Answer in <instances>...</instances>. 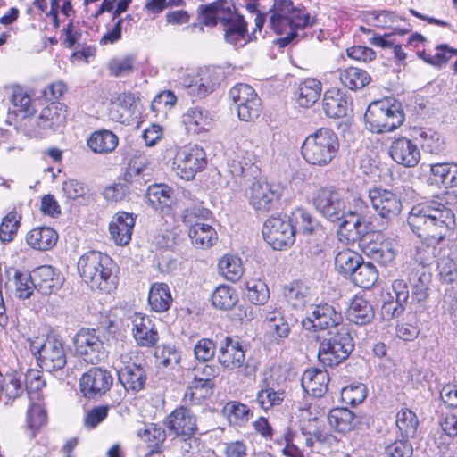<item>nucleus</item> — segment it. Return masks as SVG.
I'll return each instance as SVG.
<instances>
[{
    "mask_svg": "<svg viewBox=\"0 0 457 457\" xmlns=\"http://www.w3.org/2000/svg\"><path fill=\"white\" fill-rule=\"evenodd\" d=\"M456 200L455 195L445 192L413 206L407 219L411 229L428 245H437L451 237L456 228Z\"/></svg>",
    "mask_w": 457,
    "mask_h": 457,
    "instance_id": "f257e3e1",
    "label": "nucleus"
},
{
    "mask_svg": "<svg viewBox=\"0 0 457 457\" xmlns=\"http://www.w3.org/2000/svg\"><path fill=\"white\" fill-rule=\"evenodd\" d=\"M270 28L278 35L276 44L286 47L297 37H303V29L312 24L310 14L303 6H295L290 0H276L270 11Z\"/></svg>",
    "mask_w": 457,
    "mask_h": 457,
    "instance_id": "f03ea898",
    "label": "nucleus"
},
{
    "mask_svg": "<svg viewBox=\"0 0 457 457\" xmlns=\"http://www.w3.org/2000/svg\"><path fill=\"white\" fill-rule=\"evenodd\" d=\"M114 263L106 254L90 251L80 256L78 270L91 289L111 293L116 289L118 278L113 272Z\"/></svg>",
    "mask_w": 457,
    "mask_h": 457,
    "instance_id": "7ed1b4c3",
    "label": "nucleus"
},
{
    "mask_svg": "<svg viewBox=\"0 0 457 457\" xmlns=\"http://www.w3.org/2000/svg\"><path fill=\"white\" fill-rule=\"evenodd\" d=\"M339 149L337 135L329 128H320L306 137L301 154L307 163L312 166L329 165Z\"/></svg>",
    "mask_w": 457,
    "mask_h": 457,
    "instance_id": "20e7f679",
    "label": "nucleus"
},
{
    "mask_svg": "<svg viewBox=\"0 0 457 457\" xmlns=\"http://www.w3.org/2000/svg\"><path fill=\"white\" fill-rule=\"evenodd\" d=\"M404 119L403 104L395 98L372 102L364 114L366 128L373 133L393 131L403 123Z\"/></svg>",
    "mask_w": 457,
    "mask_h": 457,
    "instance_id": "39448f33",
    "label": "nucleus"
},
{
    "mask_svg": "<svg viewBox=\"0 0 457 457\" xmlns=\"http://www.w3.org/2000/svg\"><path fill=\"white\" fill-rule=\"evenodd\" d=\"M354 348L348 327L329 330L319 346L318 359L325 367H334L346 360Z\"/></svg>",
    "mask_w": 457,
    "mask_h": 457,
    "instance_id": "423d86ee",
    "label": "nucleus"
},
{
    "mask_svg": "<svg viewBox=\"0 0 457 457\" xmlns=\"http://www.w3.org/2000/svg\"><path fill=\"white\" fill-rule=\"evenodd\" d=\"M30 350L35 355H38L37 361L40 367L46 371L60 370L67 362L63 342L55 336H48L43 340L37 338L31 341Z\"/></svg>",
    "mask_w": 457,
    "mask_h": 457,
    "instance_id": "0eeeda50",
    "label": "nucleus"
},
{
    "mask_svg": "<svg viewBox=\"0 0 457 457\" xmlns=\"http://www.w3.org/2000/svg\"><path fill=\"white\" fill-rule=\"evenodd\" d=\"M302 326L309 331L327 329L328 332L336 330V327H348L343 323L341 312L327 303L311 305L302 320Z\"/></svg>",
    "mask_w": 457,
    "mask_h": 457,
    "instance_id": "6e6552de",
    "label": "nucleus"
},
{
    "mask_svg": "<svg viewBox=\"0 0 457 457\" xmlns=\"http://www.w3.org/2000/svg\"><path fill=\"white\" fill-rule=\"evenodd\" d=\"M77 354L89 364H98L106 357L104 342L95 329L82 328L74 337Z\"/></svg>",
    "mask_w": 457,
    "mask_h": 457,
    "instance_id": "1a4fd4ad",
    "label": "nucleus"
},
{
    "mask_svg": "<svg viewBox=\"0 0 457 457\" xmlns=\"http://www.w3.org/2000/svg\"><path fill=\"white\" fill-rule=\"evenodd\" d=\"M175 164L177 165L178 173L182 179H192L197 172L202 171L206 167V154L197 145H186L177 152Z\"/></svg>",
    "mask_w": 457,
    "mask_h": 457,
    "instance_id": "9d476101",
    "label": "nucleus"
},
{
    "mask_svg": "<svg viewBox=\"0 0 457 457\" xmlns=\"http://www.w3.org/2000/svg\"><path fill=\"white\" fill-rule=\"evenodd\" d=\"M262 235L275 250H282L295 242V230L287 217H270L263 224Z\"/></svg>",
    "mask_w": 457,
    "mask_h": 457,
    "instance_id": "9b49d317",
    "label": "nucleus"
},
{
    "mask_svg": "<svg viewBox=\"0 0 457 457\" xmlns=\"http://www.w3.org/2000/svg\"><path fill=\"white\" fill-rule=\"evenodd\" d=\"M316 210L328 220L335 222L344 218L345 203L341 193L333 187H322L313 197Z\"/></svg>",
    "mask_w": 457,
    "mask_h": 457,
    "instance_id": "f8f14e48",
    "label": "nucleus"
},
{
    "mask_svg": "<svg viewBox=\"0 0 457 457\" xmlns=\"http://www.w3.org/2000/svg\"><path fill=\"white\" fill-rule=\"evenodd\" d=\"M283 191L279 184L254 182L248 191L249 204L256 212H268L278 202Z\"/></svg>",
    "mask_w": 457,
    "mask_h": 457,
    "instance_id": "ddd939ff",
    "label": "nucleus"
},
{
    "mask_svg": "<svg viewBox=\"0 0 457 457\" xmlns=\"http://www.w3.org/2000/svg\"><path fill=\"white\" fill-rule=\"evenodd\" d=\"M368 196L375 212L383 219L391 220L402 211V201L392 190L374 187L369 190Z\"/></svg>",
    "mask_w": 457,
    "mask_h": 457,
    "instance_id": "4468645a",
    "label": "nucleus"
},
{
    "mask_svg": "<svg viewBox=\"0 0 457 457\" xmlns=\"http://www.w3.org/2000/svg\"><path fill=\"white\" fill-rule=\"evenodd\" d=\"M220 24L223 26L224 39L235 46H244L252 40V35L247 33V22L238 13L234 6L220 16Z\"/></svg>",
    "mask_w": 457,
    "mask_h": 457,
    "instance_id": "2eb2a0df",
    "label": "nucleus"
},
{
    "mask_svg": "<svg viewBox=\"0 0 457 457\" xmlns=\"http://www.w3.org/2000/svg\"><path fill=\"white\" fill-rule=\"evenodd\" d=\"M113 378L110 371L102 368H91L79 379V389L88 399L104 395L112 386Z\"/></svg>",
    "mask_w": 457,
    "mask_h": 457,
    "instance_id": "dca6fc26",
    "label": "nucleus"
},
{
    "mask_svg": "<svg viewBox=\"0 0 457 457\" xmlns=\"http://www.w3.org/2000/svg\"><path fill=\"white\" fill-rule=\"evenodd\" d=\"M132 335L139 346L153 347L159 340L154 322L145 314L135 312L131 317Z\"/></svg>",
    "mask_w": 457,
    "mask_h": 457,
    "instance_id": "f3484780",
    "label": "nucleus"
},
{
    "mask_svg": "<svg viewBox=\"0 0 457 457\" xmlns=\"http://www.w3.org/2000/svg\"><path fill=\"white\" fill-rule=\"evenodd\" d=\"M388 154L396 163L409 168L415 167L420 159L418 145L404 137L392 141Z\"/></svg>",
    "mask_w": 457,
    "mask_h": 457,
    "instance_id": "a211bd4d",
    "label": "nucleus"
},
{
    "mask_svg": "<svg viewBox=\"0 0 457 457\" xmlns=\"http://www.w3.org/2000/svg\"><path fill=\"white\" fill-rule=\"evenodd\" d=\"M167 428L177 436H192L197 429L196 419L187 407L175 409L166 419Z\"/></svg>",
    "mask_w": 457,
    "mask_h": 457,
    "instance_id": "6ab92c4d",
    "label": "nucleus"
},
{
    "mask_svg": "<svg viewBox=\"0 0 457 457\" xmlns=\"http://www.w3.org/2000/svg\"><path fill=\"white\" fill-rule=\"evenodd\" d=\"M32 273L34 287L43 295L55 293L62 286L63 277L50 265L39 266Z\"/></svg>",
    "mask_w": 457,
    "mask_h": 457,
    "instance_id": "aec40b11",
    "label": "nucleus"
},
{
    "mask_svg": "<svg viewBox=\"0 0 457 457\" xmlns=\"http://www.w3.org/2000/svg\"><path fill=\"white\" fill-rule=\"evenodd\" d=\"M301 433L305 436V445L311 449L314 446V440L321 445L332 446L337 443L335 436L321 426L318 418H308L300 424Z\"/></svg>",
    "mask_w": 457,
    "mask_h": 457,
    "instance_id": "412c9836",
    "label": "nucleus"
},
{
    "mask_svg": "<svg viewBox=\"0 0 457 457\" xmlns=\"http://www.w3.org/2000/svg\"><path fill=\"white\" fill-rule=\"evenodd\" d=\"M135 223L136 217L132 213L118 212L109 224L112 239L119 245H128L131 240Z\"/></svg>",
    "mask_w": 457,
    "mask_h": 457,
    "instance_id": "4be33fe9",
    "label": "nucleus"
},
{
    "mask_svg": "<svg viewBox=\"0 0 457 457\" xmlns=\"http://www.w3.org/2000/svg\"><path fill=\"white\" fill-rule=\"evenodd\" d=\"M245 352L238 341L226 337L220 347L218 360L228 370L240 369L245 363Z\"/></svg>",
    "mask_w": 457,
    "mask_h": 457,
    "instance_id": "5701e85b",
    "label": "nucleus"
},
{
    "mask_svg": "<svg viewBox=\"0 0 457 457\" xmlns=\"http://www.w3.org/2000/svg\"><path fill=\"white\" fill-rule=\"evenodd\" d=\"M360 245L365 255L383 266H387L395 258V252L387 241L376 242L366 236L361 240Z\"/></svg>",
    "mask_w": 457,
    "mask_h": 457,
    "instance_id": "b1692460",
    "label": "nucleus"
},
{
    "mask_svg": "<svg viewBox=\"0 0 457 457\" xmlns=\"http://www.w3.org/2000/svg\"><path fill=\"white\" fill-rule=\"evenodd\" d=\"M118 379L127 392L141 391L146 382V374L140 365L133 363L118 370Z\"/></svg>",
    "mask_w": 457,
    "mask_h": 457,
    "instance_id": "393cba45",
    "label": "nucleus"
},
{
    "mask_svg": "<svg viewBox=\"0 0 457 457\" xmlns=\"http://www.w3.org/2000/svg\"><path fill=\"white\" fill-rule=\"evenodd\" d=\"M329 375L327 370L313 369L306 370L302 377L303 389L314 397H321L328 390Z\"/></svg>",
    "mask_w": 457,
    "mask_h": 457,
    "instance_id": "a878e982",
    "label": "nucleus"
},
{
    "mask_svg": "<svg viewBox=\"0 0 457 457\" xmlns=\"http://www.w3.org/2000/svg\"><path fill=\"white\" fill-rule=\"evenodd\" d=\"M323 111L333 119L345 117L347 113L348 101L345 93L338 89L327 90L323 96Z\"/></svg>",
    "mask_w": 457,
    "mask_h": 457,
    "instance_id": "bb28decb",
    "label": "nucleus"
},
{
    "mask_svg": "<svg viewBox=\"0 0 457 457\" xmlns=\"http://www.w3.org/2000/svg\"><path fill=\"white\" fill-rule=\"evenodd\" d=\"M58 240L57 232L50 227H38L26 235V242L36 250L47 251L53 248Z\"/></svg>",
    "mask_w": 457,
    "mask_h": 457,
    "instance_id": "cd10ccee",
    "label": "nucleus"
},
{
    "mask_svg": "<svg viewBox=\"0 0 457 457\" xmlns=\"http://www.w3.org/2000/svg\"><path fill=\"white\" fill-rule=\"evenodd\" d=\"M137 435L148 445L149 451L145 454L146 457L162 452V444L166 440V432L162 427L154 423L145 424L137 431Z\"/></svg>",
    "mask_w": 457,
    "mask_h": 457,
    "instance_id": "c85d7f7f",
    "label": "nucleus"
},
{
    "mask_svg": "<svg viewBox=\"0 0 457 457\" xmlns=\"http://www.w3.org/2000/svg\"><path fill=\"white\" fill-rule=\"evenodd\" d=\"M212 117L209 112L202 107L189 108L182 115V122L188 132L199 134L211 127Z\"/></svg>",
    "mask_w": 457,
    "mask_h": 457,
    "instance_id": "c756f323",
    "label": "nucleus"
},
{
    "mask_svg": "<svg viewBox=\"0 0 457 457\" xmlns=\"http://www.w3.org/2000/svg\"><path fill=\"white\" fill-rule=\"evenodd\" d=\"M346 317L350 322L357 325H366L374 318L372 305L362 296L355 295L346 311Z\"/></svg>",
    "mask_w": 457,
    "mask_h": 457,
    "instance_id": "7c9ffc66",
    "label": "nucleus"
},
{
    "mask_svg": "<svg viewBox=\"0 0 457 457\" xmlns=\"http://www.w3.org/2000/svg\"><path fill=\"white\" fill-rule=\"evenodd\" d=\"M23 392L21 375L19 372L11 370L4 373L0 369V395L4 394L7 399L5 404L21 396Z\"/></svg>",
    "mask_w": 457,
    "mask_h": 457,
    "instance_id": "2f4dec72",
    "label": "nucleus"
},
{
    "mask_svg": "<svg viewBox=\"0 0 457 457\" xmlns=\"http://www.w3.org/2000/svg\"><path fill=\"white\" fill-rule=\"evenodd\" d=\"M432 281V274L425 265L413 272L410 278L411 285V300L418 303L425 302L429 295V287Z\"/></svg>",
    "mask_w": 457,
    "mask_h": 457,
    "instance_id": "473e14b6",
    "label": "nucleus"
},
{
    "mask_svg": "<svg viewBox=\"0 0 457 457\" xmlns=\"http://www.w3.org/2000/svg\"><path fill=\"white\" fill-rule=\"evenodd\" d=\"M118 143V137L107 129L93 132L87 141V146L96 154L112 153L117 147Z\"/></svg>",
    "mask_w": 457,
    "mask_h": 457,
    "instance_id": "72a5a7b5",
    "label": "nucleus"
},
{
    "mask_svg": "<svg viewBox=\"0 0 457 457\" xmlns=\"http://www.w3.org/2000/svg\"><path fill=\"white\" fill-rule=\"evenodd\" d=\"M264 323L273 337L286 338L290 332V327L282 312L277 308L269 306L264 310Z\"/></svg>",
    "mask_w": 457,
    "mask_h": 457,
    "instance_id": "f704fd0d",
    "label": "nucleus"
},
{
    "mask_svg": "<svg viewBox=\"0 0 457 457\" xmlns=\"http://www.w3.org/2000/svg\"><path fill=\"white\" fill-rule=\"evenodd\" d=\"M170 287L165 283H154L149 290L148 303L156 312H163L170 309L172 303Z\"/></svg>",
    "mask_w": 457,
    "mask_h": 457,
    "instance_id": "c9c22d12",
    "label": "nucleus"
},
{
    "mask_svg": "<svg viewBox=\"0 0 457 457\" xmlns=\"http://www.w3.org/2000/svg\"><path fill=\"white\" fill-rule=\"evenodd\" d=\"M322 86L316 79H306L302 81L296 91V101L304 108L312 106L320 98Z\"/></svg>",
    "mask_w": 457,
    "mask_h": 457,
    "instance_id": "e433bc0d",
    "label": "nucleus"
},
{
    "mask_svg": "<svg viewBox=\"0 0 457 457\" xmlns=\"http://www.w3.org/2000/svg\"><path fill=\"white\" fill-rule=\"evenodd\" d=\"M148 204L154 210L162 211L173 202V190L164 184H154L148 187L145 195Z\"/></svg>",
    "mask_w": 457,
    "mask_h": 457,
    "instance_id": "4c0bfd02",
    "label": "nucleus"
},
{
    "mask_svg": "<svg viewBox=\"0 0 457 457\" xmlns=\"http://www.w3.org/2000/svg\"><path fill=\"white\" fill-rule=\"evenodd\" d=\"M254 162L255 156L252 152L237 147L228 162V170L233 177L240 178L253 169Z\"/></svg>",
    "mask_w": 457,
    "mask_h": 457,
    "instance_id": "58836bf2",
    "label": "nucleus"
},
{
    "mask_svg": "<svg viewBox=\"0 0 457 457\" xmlns=\"http://www.w3.org/2000/svg\"><path fill=\"white\" fill-rule=\"evenodd\" d=\"M283 294L287 303L294 309H303L311 301L309 287L299 281L286 286Z\"/></svg>",
    "mask_w": 457,
    "mask_h": 457,
    "instance_id": "ea45409f",
    "label": "nucleus"
},
{
    "mask_svg": "<svg viewBox=\"0 0 457 457\" xmlns=\"http://www.w3.org/2000/svg\"><path fill=\"white\" fill-rule=\"evenodd\" d=\"M378 278V271L376 266L362 259L348 279L355 286L368 289L374 286Z\"/></svg>",
    "mask_w": 457,
    "mask_h": 457,
    "instance_id": "a19ab883",
    "label": "nucleus"
},
{
    "mask_svg": "<svg viewBox=\"0 0 457 457\" xmlns=\"http://www.w3.org/2000/svg\"><path fill=\"white\" fill-rule=\"evenodd\" d=\"M151 170L147 156L136 154L129 162L125 172V179L130 183L134 181L141 183L140 179H142L145 182L151 176Z\"/></svg>",
    "mask_w": 457,
    "mask_h": 457,
    "instance_id": "79ce46f5",
    "label": "nucleus"
},
{
    "mask_svg": "<svg viewBox=\"0 0 457 457\" xmlns=\"http://www.w3.org/2000/svg\"><path fill=\"white\" fill-rule=\"evenodd\" d=\"M188 237L196 248L207 249L217 241V233L211 224H199L188 228Z\"/></svg>",
    "mask_w": 457,
    "mask_h": 457,
    "instance_id": "37998d69",
    "label": "nucleus"
},
{
    "mask_svg": "<svg viewBox=\"0 0 457 457\" xmlns=\"http://www.w3.org/2000/svg\"><path fill=\"white\" fill-rule=\"evenodd\" d=\"M287 220L292 225V230H295V236L297 233L312 234L319 228L311 213L303 208L294 210Z\"/></svg>",
    "mask_w": 457,
    "mask_h": 457,
    "instance_id": "c03bdc74",
    "label": "nucleus"
},
{
    "mask_svg": "<svg viewBox=\"0 0 457 457\" xmlns=\"http://www.w3.org/2000/svg\"><path fill=\"white\" fill-rule=\"evenodd\" d=\"M339 79L341 83L351 90H357L367 86L371 78L369 73L356 67H349L339 71Z\"/></svg>",
    "mask_w": 457,
    "mask_h": 457,
    "instance_id": "a18cd8bd",
    "label": "nucleus"
},
{
    "mask_svg": "<svg viewBox=\"0 0 457 457\" xmlns=\"http://www.w3.org/2000/svg\"><path fill=\"white\" fill-rule=\"evenodd\" d=\"M362 259L358 253L344 249L335 256V268L345 278H349Z\"/></svg>",
    "mask_w": 457,
    "mask_h": 457,
    "instance_id": "49530a36",
    "label": "nucleus"
},
{
    "mask_svg": "<svg viewBox=\"0 0 457 457\" xmlns=\"http://www.w3.org/2000/svg\"><path fill=\"white\" fill-rule=\"evenodd\" d=\"M230 6L226 0H219L206 5H200L199 13L202 24L209 27L216 26L218 21L220 22V16H223Z\"/></svg>",
    "mask_w": 457,
    "mask_h": 457,
    "instance_id": "de8ad7c7",
    "label": "nucleus"
},
{
    "mask_svg": "<svg viewBox=\"0 0 457 457\" xmlns=\"http://www.w3.org/2000/svg\"><path fill=\"white\" fill-rule=\"evenodd\" d=\"M354 414L347 408L332 409L328 415L331 428L338 433H346L353 428Z\"/></svg>",
    "mask_w": 457,
    "mask_h": 457,
    "instance_id": "09e8293b",
    "label": "nucleus"
},
{
    "mask_svg": "<svg viewBox=\"0 0 457 457\" xmlns=\"http://www.w3.org/2000/svg\"><path fill=\"white\" fill-rule=\"evenodd\" d=\"M41 119L44 125L51 129H55L65 123L67 107L64 104L52 103L41 111Z\"/></svg>",
    "mask_w": 457,
    "mask_h": 457,
    "instance_id": "8fccbe9b",
    "label": "nucleus"
},
{
    "mask_svg": "<svg viewBox=\"0 0 457 457\" xmlns=\"http://www.w3.org/2000/svg\"><path fill=\"white\" fill-rule=\"evenodd\" d=\"M218 267L220 273L232 282L238 281L244 274L242 260L237 255H224L220 260Z\"/></svg>",
    "mask_w": 457,
    "mask_h": 457,
    "instance_id": "3c124183",
    "label": "nucleus"
},
{
    "mask_svg": "<svg viewBox=\"0 0 457 457\" xmlns=\"http://www.w3.org/2000/svg\"><path fill=\"white\" fill-rule=\"evenodd\" d=\"M237 301L238 295L236 289L226 285H220L216 287L212 295V305L220 310L231 309Z\"/></svg>",
    "mask_w": 457,
    "mask_h": 457,
    "instance_id": "603ef678",
    "label": "nucleus"
},
{
    "mask_svg": "<svg viewBox=\"0 0 457 457\" xmlns=\"http://www.w3.org/2000/svg\"><path fill=\"white\" fill-rule=\"evenodd\" d=\"M11 102L13 104V112L21 119L29 118L36 112L31 104V98L22 88L17 87L13 90Z\"/></svg>",
    "mask_w": 457,
    "mask_h": 457,
    "instance_id": "864d4df0",
    "label": "nucleus"
},
{
    "mask_svg": "<svg viewBox=\"0 0 457 457\" xmlns=\"http://www.w3.org/2000/svg\"><path fill=\"white\" fill-rule=\"evenodd\" d=\"M396 426L405 437L416 435L419 420L416 414L409 409H402L396 414Z\"/></svg>",
    "mask_w": 457,
    "mask_h": 457,
    "instance_id": "5fc2aeb1",
    "label": "nucleus"
},
{
    "mask_svg": "<svg viewBox=\"0 0 457 457\" xmlns=\"http://www.w3.org/2000/svg\"><path fill=\"white\" fill-rule=\"evenodd\" d=\"M212 389V382L195 378L192 384L187 388L185 398L193 403H199L203 399L211 395Z\"/></svg>",
    "mask_w": 457,
    "mask_h": 457,
    "instance_id": "6e6d98bb",
    "label": "nucleus"
},
{
    "mask_svg": "<svg viewBox=\"0 0 457 457\" xmlns=\"http://www.w3.org/2000/svg\"><path fill=\"white\" fill-rule=\"evenodd\" d=\"M223 412L228 421L234 425H239L247 421L251 415V411L248 406L235 401L227 403L223 407Z\"/></svg>",
    "mask_w": 457,
    "mask_h": 457,
    "instance_id": "4d7b16f0",
    "label": "nucleus"
},
{
    "mask_svg": "<svg viewBox=\"0 0 457 457\" xmlns=\"http://www.w3.org/2000/svg\"><path fill=\"white\" fill-rule=\"evenodd\" d=\"M284 400V391H276L272 387L262 388L256 396V403L259 407L268 411L274 406L280 405Z\"/></svg>",
    "mask_w": 457,
    "mask_h": 457,
    "instance_id": "13d9d810",
    "label": "nucleus"
},
{
    "mask_svg": "<svg viewBox=\"0 0 457 457\" xmlns=\"http://www.w3.org/2000/svg\"><path fill=\"white\" fill-rule=\"evenodd\" d=\"M246 296L248 300L255 304L266 303L270 297V291L266 284L261 280H251L246 283Z\"/></svg>",
    "mask_w": 457,
    "mask_h": 457,
    "instance_id": "bf43d9fd",
    "label": "nucleus"
},
{
    "mask_svg": "<svg viewBox=\"0 0 457 457\" xmlns=\"http://www.w3.org/2000/svg\"><path fill=\"white\" fill-rule=\"evenodd\" d=\"M21 216L15 211L6 214L0 225V240L3 243H9L13 240L20 225Z\"/></svg>",
    "mask_w": 457,
    "mask_h": 457,
    "instance_id": "052dcab7",
    "label": "nucleus"
},
{
    "mask_svg": "<svg viewBox=\"0 0 457 457\" xmlns=\"http://www.w3.org/2000/svg\"><path fill=\"white\" fill-rule=\"evenodd\" d=\"M16 295L21 299H29L32 295L35 288L33 273L29 274L19 270L14 274Z\"/></svg>",
    "mask_w": 457,
    "mask_h": 457,
    "instance_id": "680f3d73",
    "label": "nucleus"
},
{
    "mask_svg": "<svg viewBox=\"0 0 457 457\" xmlns=\"http://www.w3.org/2000/svg\"><path fill=\"white\" fill-rule=\"evenodd\" d=\"M229 98L232 100L237 109L243 104H248L258 96L254 89L247 84H237L234 86L228 92Z\"/></svg>",
    "mask_w": 457,
    "mask_h": 457,
    "instance_id": "e2e57ef3",
    "label": "nucleus"
},
{
    "mask_svg": "<svg viewBox=\"0 0 457 457\" xmlns=\"http://www.w3.org/2000/svg\"><path fill=\"white\" fill-rule=\"evenodd\" d=\"M366 395V386L362 383L349 385L341 390L342 401L351 406L362 403Z\"/></svg>",
    "mask_w": 457,
    "mask_h": 457,
    "instance_id": "0e129e2a",
    "label": "nucleus"
},
{
    "mask_svg": "<svg viewBox=\"0 0 457 457\" xmlns=\"http://www.w3.org/2000/svg\"><path fill=\"white\" fill-rule=\"evenodd\" d=\"M110 408L107 405H99L86 411L83 419L84 427L92 430L101 424L109 414Z\"/></svg>",
    "mask_w": 457,
    "mask_h": 457,
    "instance_id": "69168bd1",
    "label": "nucleus"
},
{
    "mask_svg": "<svg viewBox=\"0 0 457 457\" xmlns=\"http://www.w3.org/2000/svg\"><path fill=\"white\" fill-rule=\"evenodd\" d=\"M440 278L447 284H457V263L450 258L443 257L437 262Z\"/></svg>",
    "mask_w": 457,
    "mask_h": 457,
    "instance_id": "338daca9",
    "label": "nucleus"
},
{
    "mask_svg": "<svg viewBox=\"0 0 457 457\" xmlns=\"http://www.w3.org/2000/svg\"><path fill=\"white\" fill-rule=\"evenodd\" d=\"M386 457H411L413 448L408 439H397L385 447Z\"/></svg>",
    "mask_w": 457,
    "mask_h": 457,
    "instance_id": "774afa93",
    "label": "nucleus"
}]
</instances>
